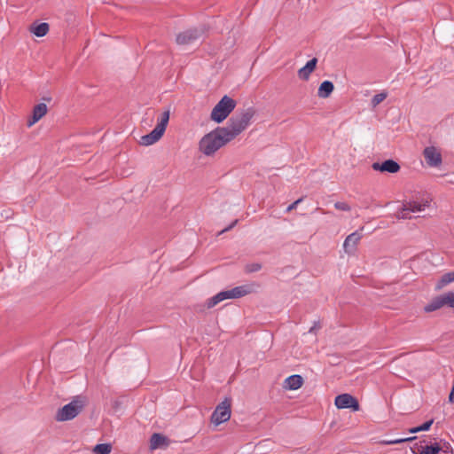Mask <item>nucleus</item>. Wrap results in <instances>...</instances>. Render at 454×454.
<instances>
[{"label":"nucleus","mask_w":454,"mask_h":454,"mask_svg":"<svg viewBox=\"0 0 454 454\" xmlns=\"http://www.w3.org/2000/svg\"><path fill=\"white\" fill-rule=\"evenodd\" d=\"M334 90L333 83L330 81L323 82L317 90V95L321 98H327Z\"/></svg>","instance_id":"obj_19"},{"label":"nucleus","mask_w":454,"mask_h":454,"mask_svg":"<svg viewBox=\"0 0 454 454\" xmlns=\"http://www.w3.org/2000/svg\"><path fill=\"white\" fill-rule=\"evenodd\" d=\"M443 308L440 295L434 297L425 307L427 313L433 312Z\"/></svg>","instance_id":"obj_21"},{"label":"nucleus","mask_w":454,"mask_h":454,"mask_svg":"<svg viewBox=\"0 0 454 454\" xmlns=\"http://www.w3.org/2000/svg\"><path fill=\"white\" fill-rule=\"evenodd\" d=\"M372 167L373 170L388 173H396L400 169L399 164L393 160H387L382 163L374 162Z\"/></svg>","instance_id":"obj_12"},{"label":"nucleus","mask_w":454,"mask_h":454,"mask_svg":"<svg viewBox=\"0 0 454 454\" xmlns=\"http://www.w3.org/2000/svg\"><path fill=\"white\" fill-rule=\"evenodd\" d=\"M169 116V109L164 110L158 117L155 128L149 134L141 137L139 141L140 145L149 146L158 142L167 129Z\"/></svg>","instance_id":"obj_4"},{"label":"nucleus","mask_w":454,"mask_h":454,"mask_svg":"<svg viewBox=\"0 0 454 454\" xmlns=\"http://www.w3.org/2000/svg\"><path fill=\"white\" fill-rule=\"evenodd\" d=\"M47 113V106L44 103L36 105L33 109V115L27 121V126L31 127L42 119Z\"/></svg>","instance_id":"obj_16"},{"label":"nucleus","mask_w":454,"mask_h":454,"mask_svg":"<svg viewBox=\"0 0 454 454\" xmlns=\"http://www.w3.org/2000/svg\"><path fill=\"white\" fill-rule=\"evenodd\" d=\"M236 101L229 96H223L214 106L210 114L211 121L215 123H222L230 114L235 109Z\"/></svg>","instance_id":"obj_6"},{"label":"nucleus","mask_w":454,"mask_h":454,"mask_svg":"<svg viewBox=\"0 0 454 454\" xmlns=\"http://www.w3.org/2000/svg\"><path fill=\"white\" fill-rule=\"evenodd\" d=\"M301 201V199H299L297 200H295L294 202H293L291 205H289L286 208V211L287 212H290L292 210H294V208H296L297 205L300 204Z\"/></svg>","instance_id":"obj_30"},{"label":"nucleus","mask_w":454,"mask_h":454,"mask_svg":"<svg viewBox=\"0 0 454 454\" xmlns=\"http://www.w3.org/2000/svg\"><path fill=\"white\" fill-rule=\"evenodd\" d=\"M86 399L82 396H75L69 403L64 405L56 413L57 421H67L74 419L84 408Z\"/></svg>","instance_id":"obj_5"},{"label":"nucleus","mask_w":454,"mask_h":454,"mask_svg":"<svg viewBox=\"0 0 454 454\" xmlns=\"http://www.w3.org/2000/svg\"><path fill=\"white\" fill-rule=\"evenodd\" d=\"M409 432H410L411 434L419 433V432H420V430H419V427H416L410 428V429H409Z\"/></svg>","instance_id":"obj_33"},{"label":"nucleus","mask_w":454,"mask_h":454,"mask_svg":"<svg viewBox=\"0 0 454 454\" xmlns=\"http://www.w3.org/2000/svg\"><path fill=\"white\" fill-rule=\"evenodd\" d=\"M303 384V380L301 375L294 374L287 377L283 384V387L286 390H297Z\"/></svg>","instance_id":"obj_15"},{"label":"nucleus","mask_w":454,"mask_h":454,"mask_svg":"<svg viewBox=\"0 0 454 454\" xmlns=\"http://www.w3.org/2000/svg\"><path fill=\"white\" fill-rule=\"evenodd\" d=\"M433 422H434V420L430 419V420L425 422L424 424H422L421 426H419L420 432L421 431H427V430H429V428L431 427Z\"/></svg>","instance_id":"obj_29"},{"label":"nucleus","mask_w":454,"mask_h":454,"mask_svg":"<svg viewBox=\"0 0 454 454\" xmlns=\"http://www.w3.org/2000/svg\"><path fill=\"white\" fill-rule=\"evenodd\" d=\"M387 97V94L386 92H380L379 94H376L375 96H373V98H372V101H371V104H372V106L374 108L376 107L378 105H380L382 101H384Z\"/></svg>","instance_id":"obj_25"},{"label":"nucleus","mask_w":454,"mask_h":454,"mask_svg":"<svg viewBox=\"0 0 454 454\" xmlns=\"http://www.w3.org/2000/svg\"><path fill=\"white\" fill-rule=\"evenodd\" d=\"M320 329V325L317 322L314 323L313 326L309 330V333H315L317 330Z\"/></svg>","instance_id":"obj_31"},{"label":"nucleus","mask_w":454,"mask_h":454,"mask_svg":"<svg viewBox=\"0 0 454 454\" xmlns=\"http://www.w3.org/2000/svg\"><path fill=\"white\" fill-rule=\"evenodd\" d=\"M30 32L37 37H43L49 32L48 23L43 22L39 24H34L30 27Z\"/></svg>","instance_id":"obj_20"},{"label":"nucleus","mask_w":454,"mask_h":454,"mask_svg":"<svg viewBox=\"0 0 454 454\" xmlns=\"http://www.w3.org/2000/svg\"><path fill=\"white\" fill-rule=\"evenodd\" d=\"M334 207L337 210H340V211H350V209H351L350 206L347 202H344V201L335 202Z\"/></svg>","instance_id":"obj_27"},{"label":"nucleus","mask_w":454,"mask_h":454,"mask_svg":"<svg viewBox=\"0 0 454 454\" xmlns=\"http://www.w3.org/2000/svg\"><path fill=\"white\" fill-rule=\"evenodd\" d=\"M220 127L204 135L199 141V151L205 156H213L219 149L229 143Z\"/></svg>","instance_id":"obj_2"},{"label":"nucleus","mask_w":454,"mask_h":454,"mask_svg":"<svg viewBox=\"0 0 454 454\" xmlns=\"http://www.w3.org/2000/svg\"><path fill=\"white\" fill-rule=\"evenodd\" d=\"M334 404L338 409H351L354 411H359L358 401L349 394H341L335 397Z\"/></svg>","instance_id":"obj_9"},{"label":"nucleus","mask_w":454,"mask_h":454,"mask_svg":"<svg viewBox=\"0 0 454 454\" xmlns=\"http://www.w3.org/2000/svg\"><path fill=\"white\" fill-rule=\"evenodd\" d=\"M237 222H238V221H237V220H235V221H234V222H233V223H232L229 227H227V228L223 229V230L221 231V233L225 232V231H227L231 230V228H232L236 223H237Z\"/></svg>","instance_id":"obj_32"},{"label":"nucleus","mask_w":454,"mask_h":454,"mask_svg":"<svg viewBox=\"0 0 454 454\" xmlns=\"http://www.w3.org/2000/svg\"><path fill=\"white\" fill-rule=\"evenodd\" d=\"M317 64V58H313L312 59L309 60L304 67H302L301 68H300L298 70L299 78L303 81H308L310 74L316 69Z\"/></svg>","instance_id":"obj_14"},{"label":"nucleus","mask_w":454,"mask_h":454,"mask_svg":"<svg viewBox=\"0 0 454 454\" xmlns=\"http://www.w3.org/2000/svg\"><path fill=\"white\" fill-rule=\"evenodd\" d=\"M452 282H454V271L447 272L437 280L434 290L440 291Z\"/></svg>","instance_id":"obj_18"},{"label":"nucleus","mask_w":454,"mask_h":454,"mask_svg":"<svg viewBox=\"0 0 454 454\" xmlns=\"http://www.w3.org/2000/svg\"><path fill=\"white\" fill-rule=\"evenodd\" d=\"M254 285L253 284H247L239 286H236L230 290H224L222 292H219L213 297L209 298L206 305L208 309H211L217 305L219 302L227 300V299H238L244 297L249 294H251L254 291Z\"/></svg>","instance_id":"obj_3"},{"label":"nucleus","mask_w":454,"mask_h":454,"mask_svg":"<svg viewBox=\"0 0 454 454\" xmlns=\"http://www.w3.org/2000/svg\"><path fill=\"white\" fill-rule=\"evenodd\" d=\"M231 400L228 398L219 403L211 416L212 423L218 426L229 420L231 418Z\"/></svg>","instance_id":"obj_8"},{"label":"nucleus","mask_w":454,"mask_h":454,"mask_svg":"<svg viewBox=\"0 0 454 454\" xmlns=\"http://www.w3.org/2000/svg\"><path fill=\"white\" fill-rule=\"evenodd\" d=\"M430 206L427 199L409 200L403 203L401 209L395 214L397 219H411V213H420Z\"/></svg>","instance_id":"obj_7"},{"label":"nucleus","mask_w":454,"mask_h":454,"mask_svg":"<svg viewBox=\"0 0 454 454\" xmlns=\"http://www.w3.org/2000/svg\"><path fill=\"white\" fill-rule=\"evenodd\" d=\"M254 115L253 108H247L242 113L232 116L225 127H220L229 142L241 134L250 124Z\"/></svg>","instance_id":"obj_1"},{"label":"nucleus","mask_w":454,"mask_h":454,"mask_svg":"<svg viewBox=\"0 0 454 454\" xmlns=\"http://www.w3.org/2000/svg\"><path fill=\"white\" fill-rule=\"evenodd\" d=\"M442 306L454 309V293L447 292L440 295Z\"/></svg>","instance_id":"obj_23"},{"label":"nucleus","mask_w":454,"mask_h":454,"mask_svg":"<svg viewBox=\"0 0 454 454\" xmlns=\"http://www.w3.org/2000/svg\"><path fill=\"white\" fill-rule=\"evenodd\" d=\"M415 437H408V438H398V439H389V440H384L381 442L382 444L385 445H393V444H398L404 442H411L414 440Z\"/></svg>","instance_id":"obj_26"},{"label":"nucleus","mask_w":454,"mask_h":454,"mask_svg":"<svg viewBox=\"0 0 454 454\" xmlns=\"http://www.w3.org/2000/svg\"><path fill=\"white\" fill-rule=\"evenodd\" d=\"M261 264L259 263H252V264H248L247 265L246 267V270L247 272H254V271H258L259 270H261Z\"/></svg>","instance_id":"obj_28"},{"label":"nucleus","mask_w":454,"mask_h":454,"mask_svg":"<svg viewBox=\"0 0 454 454\" xmlns=\"http://www.w3.org/2000/svg\"><path fill=\"white\" fill-rule=\"evenodd\" d=\"M361 239L362 235L358 231L349 234L343 242L344 252L348 254H354Z\"/></svg>","instance_id":"obj_10"},{"label":"nucleus","mask_w":454,"mask_h":454,"mask_svg":"<svg viewBox=\"0 0 454 454\" xmlns=\"http://www.w3.org/2000/svg\"><path fill=\"white\" fill-rule=\"evenodd\" d=\"M441 450V447L438 444L433 445H420L418 449L417 454H438Z\"/></svg>","instance_id":"obj_22"},{"label":"nucleus","mask_w":454,"mask_h":454,"mask_svg":"<svg viewBox=\"0 0 454 454\" xmlns=\"http://www.w3.org/2000/svg\"><path fill=\"white\" fill-rule=\"evenodd\" d=\"M424 156L427 164L431 167H437L442 163L441 153L433 146L427 147L424 150Z\"/></svg>","instance_id":"obj_11"},{"label":"nucleus","mask_w":454,"mask_h":454,"mask_svg":"<svg viewBox=\"0 0 454 454\" xmlns=\"http://www.w3.org/2000/svg\"><path fill=\"white\" fill-rule=\"evenodd\" d=\"M200 32L197 29H189L177 35L176 43L178 44H189L200 37Z\"/></svg>","instance_id":"obj_13"},{"label":"nucleus","mask_w":454,"mask_h":454,"mask_svg":"<svg viewBox=\"0 0 454 454\" xmlns=\"http://www.w3.org/2000/svg\"><path fill=\"white\" fill-rule=\"evenodd\" d=\"M168 438L160 434H153L150 439V449L156 450L164 446H168Z\"/></svg>","instance_id":"obj_17"},{"label":"nucleus","mask_w":454,"mask_h":454,"mask_svg":"<svg viewBox=\"0 0 454 454\" xmlns=\"http://www.w3.org/2000/svg\"><path fill=\"white\" fill-rule=\"evenodd\" d=\"M111 451H112V445L109 443L97 444L93 448V452L95 454H110Z\"/></svg>","instance_id":"obj_24"}]
</instances>
